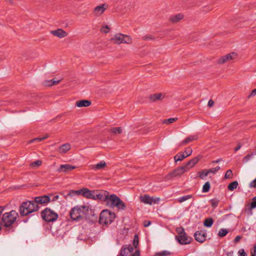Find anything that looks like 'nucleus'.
Returning a JSON list of instances; mask_svg holds the SVG:
<instances>
[{"label":"nucleus","mask_w":256,"mask_h":256,"mask_svg":"<svg viewBox=\"0 0 256 256\" xmlns=\"http://www.w3.org/2000/svg\"><path fill=\"white\" fill-rule=\"evenodd\" d=\"M90 211L92 210L88 206H76L70 210V215L72 220L80 221L84 218H88Z\"/></svg>","instance_id":"obj_1"},{"label":"nucleus","mask_w":256,"mask_h":256,"mask_svg":"<svg viewBox=\"0 0 256 256\" xmlns=\"http://www.w3.org/2000/svg\"><path fill=\"white\" fill-rule=\"evenodd\" d=\"M39 208V206L34 200H27L21 204L19 207V212L21 216H24L36 212Z\"/></svg>","instance_id":"obj_2"},{"label":"nucleus","mask_w":256,"mask_h":256,"mask_svg":"<svg viewBox=\"0 0 256 256\" xmlns=\"http://www.w3.org/2000/svg\"><path fill=\"white\" fill-rule=\"evenodd\" d=\"M116 217V214L108 210L102 211L99 218V223L102 226H107L110 224Z\"/></svg>","instance_id":"obj_3"},{"label":"nucleus","mask_w":256,"mask_h":256,"mask_svg":"<svg viewBox=\"0 0 256 256\" xmlns=\"http://www.w3.org/2000/svg\"><path fill=\"white\" fill-rule=\"evenodd\" d=\"M108 205H110L112 208L116 207L120 210H124L126 208V205L121 199L116 194L108 195L106 200Z\"/></svg>","instance_id":"obj_4"},{"label":"nucleus","mask_w":256,"mask_h":256,"mask_svg":"<svg viewBox=\"0 0 256 256\" xmlns=\"http://www.w3.org/2000/svg\"><path fill=\"white\" fill-rule=\"evenodd\" d=\"M18 216V213L14 210L4 213L2 218L4 226L7 228L11 226L16 221Z\"/></svg>","instance_id":"obj_5"},{"label":"nucleus","mask_w":256,"mask_h":256,"mask_svg":"<svg viewBox=\"0 0 256 256\" xmlns=\"http://www.w3.org/2000/svg\"><path fill=\"white\" fill-rule=\"evenodd\" d=\"M40 215L42 219L47 222H56L58 218V214L49 208L42 210Z\"/></svg>","instance_id":"obj_6"},{"label":"nucleus","mask_w":256,"mask_h":256,"mask_svg":"<svg viewBox=\"0 0 256 256\" xmlns=\"http://www.w3.org/2000/svg\"><path fill=\"white\" fill-rule=\"evenodd\" d=\"M176 232L178 234V236H176V239L178 241L179 244H187L190 243L192 238L187 236L182 227L176 228Z\"/></svg>","instance_id":"obj_7"},{"label":"nucleus","mask_w":256,"mask_h":256,"mask_svg":"<svg viewBox=\"0 0 256 256\" xmlns=\"http://www.w3.org/2000/svg\"><path fill=\"white\" fill-rule=\"evenodd\" d=\"M140 202L145 204L152 205V204H157L160 200V198L150 197L149 195L145 194L140 196Z\"/></svg>","instance_id":"obj_8"},{"label":"nucleus","mask_w":256,"mask_h":256,"mask_svg":"<svg viewBox=\"0 0 256 256\" xmlns=\"http://www.w3.org/2000/svg\"><path fill=\"white\" fill-rule=\"evenodd\" d=\"M53 195L50 193L48 195H43L42 196L35 197L34 202L36 204L46 205L50 202V196Z\"/></svg>","instance_id":"obj_9"},{"label":"nucleus","mask_w":256,"mask_h":256,"mask_svg":"<svg viewBox=\"0 0 256 256\" xmlns=\"http://www.w3.org/2000/svg\"><path fill=\"white\" fill-rule=\"evenodd\" d=\"M188 170V168H186V166L184 165L182 166H181L174 169L172 172L170 173L167 176V178H172L180 176Z\"/></svg>","instance_id":"obj_10"},{"label":"nucleus","mask_w":256,"mask_h":256,"mask_svg":"<svg viewBox=\"0 0 256 256\" xmlns=\"http://www.w3.org/2000/svg\"><path fill=\"white\" fill-rule=\"evenodd\" d=\"M194 236L196 240L200 243H203L206 240V232L203 230L196 231Z\"/></svg>","instance_id":"obj_11"},{"label":"nucleus","mask_w":256,"mask_h":256,"mask_svg":"<svg viewBox=\"0 0 256 256\" xmlns=\"http://www.w3.org/2000/svg\"><path fill=\"white\" fill-rule=\"evenodd\" d=\"M90 192V190L87 188H82L77 190H71L70 192V194L82 195L84 197L88 198Z\"/></svg>","instance_id":"obj_12"},{"label":"nucleus","mask_w":256,"mask_h":256,"mask_svg":"<svg viewBox=\"0 0 256 256\" xmlns=\"http://www.w3.org/2000/svg\"><path fill=\"white\" fill-rule=\"evenodd\" d=\"M164 94L162 93H156L149 96L148 98L150 102H156L157 100H162L164 98Z\"/></svg>","instance_id":"obj_13"},{"label":"nucleus","mask_w":256,"mask_h":256,"mask_svg":"<svg viewBox=\"0 0 256 256\" xmlns=\"http://www.w3.org/2000/svg\"><path fill=\"white\" fill-rule=\"evenodd\" d=\"M236 54L234 52H231L222 56L218 60V62L219 64H222L228 60L234 59V56L236 57Z\"/></svg>","instance_id":"obj_14"},{"label":"nucleus","mask_w":256,"mask_h":256,"mask_svg":"<svg viewBox=\"0 0 256 256\" xmlns=\"http://www.w3.org/2000/svg\"><path fill=\"white\" fill-rule=\"evenodd\" d=\"M107 8L108 5L105 4L98 6L94 8V14L96 16H100L104 13Z\"/></svg>","instance_id":"obj_15"},{"label":"nucleus","mask_w":256,"mask_h":256,"mask_svg":"<svg viewBox=\"0 0 256 256\" xmlns=\"http://www.w3.org/2000/svg\"><path fill=\"white\" fill-rule=\"evenodd\" d=\"M198 138V136L197 134L191 135L187 138H186L182 142H180L178 144V146H185L188 144L192 142L193 140H196Z\"/></svg>","instance_id":"obj_16"},{"label":"nucleus","mask_w":256,"mask_h":256,"mask_svg":"<svg viewBox=\"0 0 256 256\" xmlns=\"http://www.w3.org/2000/svg\"><path fill=\"white\" fill-rule=\"evenodd\" d=\"M75 166H72L69 164H62L58 168L57 171L58 172H68L71 171L72 170L76 168Z\"/></svg>","instance_id":"obj_17"},{"label":"nucleus","mask_w":256,"mask_h":256,"mask_svg":"<svg viewBox=\"0 0 256 256\" xmlns=\"http://www.w3.org/2000/svg\"><path fill=\"white\" fill-rule=\"evenodd\" d=\"M51 33L54 36L59 38H63L68 35V33L62 29L58 28L56 30H52Z\"/></svg>","instance_id":"obj_18"},{"label":"nucleus","mask_w":256,"mask_h":256,"mask_svg":"<svg viewBox=\"0 0 256 256\" xmlns=\"http://www.w3.org/2000/svg\"><path fill=\"white\" fill-rule=\"evenodd\" d=\"M201 158L200 156H198L196 157H194L192 159L189 160L186 164H184L186 166V168H192L196 164H197L198 160Z\"/></svg>","instance_id":"obj_19"},{"label":"nucleus","mask_w":256,"mask_h":256,"mask_svg":"<svg viewBox=\"0 0 256 256\" xmlns=\"http://www.w3.org/2000/svg\"><path fill=\"white\" fill-rule=\"evenodd\" d=\"M256 208V196L252 198V202L250 204L248 208L245 209V212H248V215L250 216L252 214V210Z\"/></svg>","instance_id":"obj_20"},{"label":"nucleus","mask_w":256,"mask_h":256,"mask_svg":"<svg viewBox=\"0 0 256 256\" xmlns=\"http://www.w3.org/2000/svg\"><path fill=\"white\" fill-rule=\"evenodd\" d=\"M124 37V34L118 33L116 34L115 36L110 39V40L114 42V43L120 44L122 43V38Z\"/></svg>","instance_id":"obj_21"},{"label":"nucleus","mask_w":256,"mask_h":256,"mask_svg":"<svg viewBox=\"0 0 256 256\" xmlns=\"http://www.w3.org/2000/svg\"><path fill=\"white\" fill-rule=\"evenodd\" d=\"M106 192H104L103 194L102 192H99L97 191H96L95 200H101L106 201V199H108V194H106Z\"/></svg>","instance_id":"obj_22"},{"label":"nucleus","mask_w":256,"mask_h":256,"mask_svg":"<svg viewBox=\"0 0 256 256\" xmlns=\"http://www.w3.org/2000/svg\"><path fill=\"white\" fill-rule=\"evenodd\" d=\"M91 102L89 100H82L77 101L76 102V106L79 108L87 107L90 106L91 104Z\"/></svg>","instance_id":"obj_23"},{"label":"nucleus","mask_w":256,"mask_h":256,"mask_svg":"<svg viewBox=\"0 0 256 256\" xmlns=\"http://www.w3.org/2000/svg\"><path fill=\"white\" fill-rule=\"evenodd\" d=\"M71 148V146L68 143L63 144L59 148L60 153L64 154L69 150Z\"/></svg>","instance_id":"obj_24"},{"label":"nucleus","mask_w":256,"mask_h":256,"mask_svg":"<svg viewBox=\"0 0 256 256\" xmlns=\"http://www.w3.org/2000/svg\"><path fill=\"white\" fill-rule=\"evenodd\" d=\"M184 18V15L182 14H178L174 16H172L170 18V20L172 23L178 22Z\"/></svg>","instance_id":"obj_25"},{"label":"nucleus","mask_w":256,"mask_h":256,"mask_svg":"<svg viewBox=\"0 0 256 256\" xmlns=\"http://www.w3.org/2000/svg\"><path fill=\"white\" fill-rule=\"evenodd\" d=\"M106 166V164L104 161H101L99 163L92 166V169L96 171L98 170L103 168Z\"/></svg>","instance_id":"obj_26"},{"label":"nucleus","mask_w":256,"mask_h":256,"mask_svg":"<svg viewBox=\"0 0 256 256\" xmlns=\"http://www.w3.org/2000/svg\"><path fill=\"white\" fill-rule=\"evenodd\" d=\"M214 222V221L212 218H206L204 222V226L206 228H210L212 226Z\"/></svg>","instance_id":"obj_27"},{"label":"nucleus","mask_w":256,"mask_h":256,"mask_svg":"<svg viewBox=\"0 0 256 256\" xmlns=\"http://www.w3.org/2000/svg\"><path fill=\"white\" fill-rule=\"evenodd\" d=\"M186 158V156H185V154H182L180 152L178 153L174 156V160L175 162H177L178 161H181L183 160Z\"/></svg>","instance_id":"obj_28"},{"label":"nucleus","mask_w":256,"mask_h":256,"mask_svg":"<svg viewBox=\"0 0 256 256\" xmlns=\"http://www.w3.org/2000/svg\"><path fill=\"white\" fill-rule=\"evenodd\" d=\"M48 137V135H46V136H43V137L34 138H33V139L29 140L28 143L31 144V143L34 142H40L46 139Z\"/></svg>","instance_id":"obj_29"},{"label":"nucleus","mask_w":256,"mask_h":256,"mask_svg":"<svg viewBox=\"0 0 256 256\" xmlns=\"http://www.w3.org/2000/svg\"><path fill=\"white\" fill-rule=\"evenodd\" d=\"M238 186V182L237 181H234L230 183L228 186V190L230 191L234 190V189L236 188Z\"/></svg>","instance_id":"obj_30"},{"label":"nucleus","mask_w":256,"mask_h":256,"mask_svg":"<svg viewBox=\"0 0 256 256\" xmlns=\"http://www.w3.org/2000/svg\"><path fill=\"white\" fill-rule=\"evenodd\" d=\"M192 198V194L184 196L179 198L178 199V202L180 203H182V202L188 199H190Z\"/></svg>","instance_id":"obj_31"},{"label":"nucleus","mask_w":256,"mask_h":256,"mask_svg":"<svg viewBox=\"0 0 256 256\" xmlns=\"http://www.w3.org/2000/svg\"><path fill=\"white\" fill-rule=\"evenodd\" d=\"M198 174L199 178L203 180L208 174V172L207 170H204L202 171L198 172Z\"/></svg>","instance_id":"obj_32"},{"label":"nucleus","mask_w":256,"mask_h":256,"mask_svg":"<svg viewBox=\"0 0 256 256\" xmlns=\"http://www.w3.org/2000/svg\"><path fill=\"white\" fill-rule=\"evenodd\" d=\"M210 184L208 182H206L202 186V192H208L210 191Z\"/></svg>","instance_id":"obj_33"},{"label":"nucleus","mask_w":256,"mask_h":256,"mask_svg":"<svg viewBox=\"0 0 256 256\" xmlns=\"http://www.w3.org/2000/svg\"><path fill=\"white\" fill-rule=\"evenodd\" d=\"M110 131L114 134H121L122 132V129L120 127L116 128L114 127L110 129Z\"/></svg>","instance_id":"obj_34"},{"label":"nucleus","mask_w":256,"mask_h":256,"mask_svg":"<svg viewBox=\"0 0 256 256\" xmlns=\"http://www.w3.org/2000/svg\"><path fill=\"white\" fill-rule=\"evenodd\" d=\"M132 39L130 36L128 35H124L122 38V43L130 44L132 42Z\"/></svg>","instance_id":"obj_35"},{"label":"nucleus","mask_w":256,"mask_h":256,"mask_svg":"<svg viewBox=\"0 0 256 256\" xmlns=\"http://www.w3.org/2000/svg\"><path fill=\"white\" fill-rule=\"evenodd\" d=\"M178 118H168V119H166V120H164L162 122L164 124H172V123H173L174 122H175L176 121L178 120Z\"/></svg>","instance_id":"obj_36"},{"label":"nucleus","mask_w":256,"mask_h":256,"mask_svg":"<svg viewBox=\"0 0 256 256\" xmlns=\"http://www.w3.org/2000/svg\"><path fill=\"white\" fill-rule=\"evenodd\" d=\"M60 82V80H48V81L46 82V85L48 86H50L56 85V84H58Z\"/></svg>","instance_id":"obj_37"},{"label":"nucleus","mask_w":256,"mask_h":256,"mask_svg":"<svg viewBox=\"0 0 256 256\" xmlns=\"http://www.w3.org/2000/svg\"><path fill=\"white\" fill-rule=\"evenodd\" d=\"M228 232L226 229L221 228L218 232V236L220 237H224L228 234Z\"/></svg>","instance_id":"obj_38"},{"label":"nucleus","mask_w":256,"mask_h":256,"mask_svg":"<svg viewBox=\"0 0 256 256\" xmlns=\"http://www.w3.org/2000/svg\"><path fill=\"white\" fill-rule=\"evenodd\" d=\"M132 254L129 253L126 248H124V246H122L121 250H120V256H132Z\"/></svg>","instance_id":"obj_39"},{"label":"nucleus","mask_w":256,"mask_h":256,"mask_svg":"<svg viewBox=\"0 0 256 256\" xmlns=\"http://www.w3.org/2000/svg\"><path fill=\"white\" fill-rule=\"evenodd\" d=\"M139 242V238L138 234H135L134 236V240H133V245L134 248H136L138 246Z\"/></svg>","instance_id":"obj_40"},{"label":"nucleus","mask_w":256,"mask_h":256,"mask_svg":"<svg viewBox=\"0 0 256 256\" xmlns=\"http://www.w3.org/2000/svg\"><path fill=\"white\" fill-rule=\"evenodd\" d=\"M170 254V252L167 250H163L156 252L155 254V256H167Z\"/></svg>","instance_id":"obj_41"},{"label":"nucleus","mask_w":256,"mask_h":256,"mask_svg":"<svg viewBox=\"0 0 256 256\" xmlns=\"http://www.w3.org/2000/svg\"><path fill=\"white\" fill-rule=\"evenodd\" d=\"M233 176L232 172L231 170H228L225 174H224V178L226 179H230L232 178Z\"/></svg>","instance_id":"obj_42"},{"label":"nucleus","mask_w":256,"mask_h":256,"mask_svg":"<svg viewBox=\"0 0 256 256\" xmlns=\"http://www.w3.org/2000/svg\"><path fill=\"white\" fill-rule=\"evenodd\" d=\"M211 206L212 208H216L219 204V200L216 199H212L210 200Z\"/></svg>","instance_id":"obj_43"},{"label":"nucleus","mask_w":256,"mask_h":256,"mask_svg":"<svg viewBox=\"0 0 256 256\" xmlns=\"http://www.w3.org/2000/svg\"><path fill=\"white\" fill-rule=\"evenodd\" d=\"M220 170V167L219 166H218L216 168H210L208 170H207L208 174L212 173L213 174H216L217 172H218Z\"/></svg>","instance_id":"obj_44"},{"label":"nucleus","mask_w":256,"mask_h":256,"mask_svg":"<svg viewBox=\"0 0 256 256\" xmlns=\"http://www.w3.org/2000/svg\"><path fill=\"white\" fill-rule=\"evenodd\" d=\"M192 150L190 147H188L186 148V149L184 150V152L186 154V155L185 156H186V157L190 156L192 154Z\"/></svg>","instance_id":"obj_45"},{"label":"nucleus","mask_w":256,"mask_h":256,"mask_svg":"<svg viewBox=\"0 0 256 256\" xmlns=\"http://www.w3.org/2000/svg\"><path fill=\"white\" fill-rule=\"evenodd\" d=\"M42 164V160H36V161L34 162H32L30 165L34 167L36 166H40Z\"/></svg>","instance_id":"obj_46"},{"label":"nucleus","mask_w":256,"mask_h":256,"mask_svg":"<svg viewBox=\"0 0 256 256\" xmlns=\"http://www.w3.org/2000/svg\"><path fill=\"white\" fill-rule=\"evenodd\" d=\"M110 29V28L108 26H102L101 28V32L107 34L108 32V30Z\"/></svg>","instance_id":"obj_47"},{"label":"nucleus","mask_w":256,"mask_h":256,"mask_svg":"<svg viewBox=\"0 0 256 256\" xmlns=\"http://www.w3.org/2000/svg\"><path fill=\"white\" fill-rule=\"evenodd\" d=\"M95 194H96V191L90 190V192L88 196V198H90V199L95 200Z\"/></svg>","instance_id":"obj_48"},{"label":"nucleus","mask_w":256,"mask_h":256,"mask_svg":"<svg viewBox=\"0 0 256 256\" xmlns=\"http://www.w3.org/2000/svg\"><path fill=\"white\" fill-rule=\"evenodd\" d=\"M124 248H126V250L130 254H132L134 251V248L130 245H128L127 246H124Z\"/></svg>","instance_id":"obj_49"},{"label":"nucleus","mask_w":256,"mask_h":256,"mask_svg":"<svg viewBox=\"0 0 256 256\" xmlns=\"http://www.w3.org/2000/svg\"><path fill=\"white\" fill-rule=\"evenodd\" d=\"M252 156H253V154H248L247 155H246L244 158V162H247L248 161L252 158Z\"/></svg>","instance_id":"obj_50"},{"label":"nucleus","mask_w":256,"mask_h":256,"mask_svg":"<svg viewBox=\"0 0 256 256\" xmlns=\"http://www.w3.org/2000/svg\"><path fill=\"white\" fill-rule=\"evenodd\" d=\"M144 40H154V38L152 35L144 36L142 37Z\"/></svg>","instance_id":"obj_51"},{"label":"nucleus","mask_w":256,"mask_h":256,"mask_svg":"<svg viewBox=\"0 0 256 256\" xmlns=\"http://www.w3.org/2000/svg\"><path fill=\"white\" fill-rule=\"evenodd\" d=\"M238 256H247V254L244 249H240L238 252Z\"/></svg>","instance_id":"obj_52"},{"label":"nucleus","mask_w":256,"mask_h":256,"mask_svg":"<svg viewBox=\"0 0 256 256\" xmlns=\"http://www.w3.org/2000/svg\"><path fill=\"white\" fill-rule=\"evenodd\" d=\"M252 256H256V245L255 244L253 248V249L250 252Z\"/></svg>","instance_id":"obj_53"},{"label":"nucleus","mask_w":256,"mask_h":256,"mask_svg":"<svg viewBox=\"0 0 256 256\" xmlns=\"http://www.w3.org/2000/svg\"><path fill=\"white\" fill-rule=\"evenodd\" d=\"M250 186L251 188H256V178L250 183Z\"/></svg>","instance_id":"obj_54"},{"label":"nucleus","mask_w":256,"mask_h":256,"mask_svg":"<svg viewBox=\"0 0 256 256\" xmlns=\"http://www.w3.org/2000/svg\"><path fill=\"white\" fill-rule=\"evenodd\" d=\"M256 95V88L253 90L250 94L248 95V98H250L251 96H254Z\"/></svg>","instance_id":"obj_55"},{"label":"nucleus","mask_w":256,"mask_h":256,"mask_svg":"<svg viewBox=\"0 0 256 256\" xmlns=\"http://www.w3.org/2000/svg\"><path fill=\"white\" fill-rule=\"evenodd\" d=\"M214 104V102L212 100H210L208 102V107H212Z\"/></svg>","instance_id":"obj_56"},{"label":"nucleus","mask_w":256,"mask_h":256,"mask_svg":"<svg viewBox=\"0 0 256 256\" xmlns=\"http://www.w3.org/2000/svg\"><path fill=\"white\" fill-rule=\"evenodd\" d=\"M241 238H242L241 236H236L235 238H234V242H236H236H239V241L240 240Z\"/></svg>","instance_id":"obj_57"},{"label":"nucleus","mask_w":256,"mask_h":256,"mask_svg":"<svg viewBox=\"0 0 256 256\" xmlns=\"http://www.w3.org/2000/svg\"><path fill=\"white\" fill-rule=\"evenodd\" d=\"M151 224L150 221H144V227L148 226Z\"/></svg>","instance_id":"obj_58"},{"label":"nucleus","mask_w":256,"mask_h":256,"mask_svg":"<svg viewBox=\"0 0 256 256\" xmlns=\"http://www.w3.org/2000/svg\"><path fill=\"white\" fill-rule=\"evenodd\" d=\"M132 256H140V252L138 250H137L134 253L132 254Z\"/></svg>","instance_id":"obj_59"},{"label":"nucleus","mask_w":256,"mask_h":256,"mask_svg":"<svg viewBox=\"0 0 256 256\" xmlns=\"http://www.w3.org/2000/svg\"><path fill=\"white\" fill-rule=\"evenodd\" d=\"M59 198V196L58 195H56L54 196L52 198V202H54L56 200H58Z\"/></svg>","instance_id":"obj_60"},{"label":"nucleus","mask_w":256,"mask_h":256,"mask_svg":"<svg viewBox=\"0 0 256 256\" xmlns=\"http://www.w3.org/2000/svg\"><path fill=\"white\" fill-rule=\"evenodd\" d=\"M221 161H222V158H218L216 160L212 161V164H217V163L220 162Z\"/></svg>","instance_id":"obj_61"},{"label":"nucleus","mask_w":256,"mask_h":256,"mask_svg":"<svg viewBox=\"0 0 256 256\" xmlns=\"http://www.w3.org/2000/svg\"><path fill=\"white\" fill-rule=\"evenodd\" d=\"M241 146H242L241 144H238V146L234 148V152H236L238 150H239Z\"/></svg>","instance_id":"obj_62"},{"label":"nucleus","mask_w":256,"mask_h":256,"mask_svg":"<svg viewBox=\"0 0 256 256\" xmlns=\"http://www.w3.org/2000/svg\"><path fill=\"white\" fill-rule=\"evenodd\" d=\"M227 256H234V252L230 251V252H226Z\"/></svg>","instance_id":"obj_63"},{"label":"nucleus","mask_w":256,"mask_h":256,"mask_svg":"<svg viewBox=\"0 0 256 256\" xmlns=\"http://www.w3.org/2000/svg\"><path fill=\"white\" fill-rule=\"evenodd\" d=\"M4 59V56L0 57V62L2 60H3Z\"/></svg>","instance_id":"obj_64"}]
</instances>
